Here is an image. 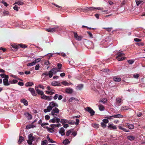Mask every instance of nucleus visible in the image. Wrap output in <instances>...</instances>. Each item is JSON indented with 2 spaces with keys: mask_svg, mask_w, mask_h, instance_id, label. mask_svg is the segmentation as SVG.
I'll use <instances>...</instances> for the list:
<instances>
[{
  "mask_svg": "<svg viewBox=\"0 0 145 145\" xmlns=\"http://www.w3.org/2000/svg\"><path fill=\"white\" fill-rule=\"evenodd\" d=\"M58 105L56 103L53 101L51 102L50 103L49 105L47 107V108L44 110V112L45 113L50 112L54 107H58Z\"/></svg>",
  "mask_w": 145,
  "mask_h": 145,
  "instance_id": "f257e3e1",
  "label": "nucleus"
},
{
  "mask_svg": "<svg viewBox=\"0 0 145 145\" xmlns=\"http://www.w3.org/2000/svg\"><path fill=\"white\" fill-rule=\"evenodd\" d=\"M51 114L52 116L54 118H56L57 117V115L56 114H58L59 113L60 110L57 107H54L51 110Z\"/></svg>",
  "mask_w": 145,
  "mask_h": 145,
  "instance_id": "f03ea898",
  "label": "nucleus"
},
{
  "mask_svg": "<svg viewBox=\"0 0 145 145\" xmlns=\"http://www.w3.org/2000/svg\"><path fill=\"white\" fill-rule=\"evenodd\" d=\"M60 71V70L56 67L52 68L49 71L50 78H51L54 74H55L57 72Z\"/></svg>",
  "mask_w": 145,
  "mask_h": 145,
  "instance_id": "7ed1b4c3",
  "label": "nucleus"
},
{
  "mask_svg": "<svg viewBox=\"0 0 145 145\" xmlns=\"http://www.w3.org/2000/svg\"><path fill=\"white\" fill-rule=\"evenodd\" d=\"M85 110L90 114L91 116H92L94 114L95 111L90 107L88 106L85 108Z\"/></svg>",
  "mask_w": 145,
  "mask_h": 145,
  "instance_id": "20e7f679",
  "label": "nucleus"
},
{
  "mask_svg": "<svg viewBox=\"0 0 145 145\" xmlns=\"http://www.w3.org/2000/svg\"><path fill=\"white\" fill-rule=\"evenodd\" d=\"M103 9V8H101L100 7H87L84 10H93L95 9H97V10H102Z\"/></svg>",
  "mask_w": 145,
  "mask_h": 145,
  "instance_id": "39448f33",
  "label": "nucleus"
},
{
  "mask_svg": "<svg viewBox=\"0 0 145 145\" xmlns=\"http://www.w3.org/2000/svg\"><path fill=\"white\" fill-rule=\"evenodd\" d=\"M58 26H56L54 28H49L48 29H46V30L48 32L52 33L56 31L57 29L58 28Z\"/></svg>",
  "mask_w": 145,
  "mask_h": 145,
  "instance_id": "423d86ee",
  "label": "nucleus"
},
{
  "mask_svg": "<svg viewBox=\"0 0 145 145\" xmlns=\"http://www.w3.org/2000/svg\"><path fill=\"white\" fill-rule=\"evenodd\" d=\"M60 119L57 118V117L56 118H54L50 120H49V122L52 123H55V122L58 123L60 122Z\"/></svg>",
  "mask_w": 145,
  "mask_h": 145,
  "instance_id": "0eeeda50",
  "label": "nucleus"
},
{
  "mask_svg": "<svg viewBox=\"0 0 145 145\" xmlns=\"http://www.w3.org/2000/svg\"><path fill=\"white\" fill-rule=\"evenodd\" d=\"M73 33L74 37L76 40L79 41H80L82 40V36H78L76 32H74Z\"/></svg>",
  "mask_w": 145,
  "mask_h": 145,
  "instance_id": "6e6552de",
  "label": "nucleus"
},
{
  "mask_svg": "<svg viewBox=\"0 0 145 145\" xmlns=\"http://www.w3.org/2000/svg\"><path fill=\"white\" fill-rule=\"evenodd\" d=\"M108 127L109 129H112L114 130L117 129V127L116 125H114L113 123H108Z\"/></svg>",
  "mask_w": 145,
  "mask_h": 145,
  "instance_id": "1a4fd4ad",
  "label": "nucleus"
},
{
  "mask_svg": "<svg viewBox=\"0 0 145 145\" xmlns=\"http://www.w3.org/2000/svg\"><path fill=\"white\" fill-rule=\"evenodd\" d=\"M35 89L38 94L41 95H42L44 94V93L43 91L39 89L38 87L36 86L35 87Z\"/></svg>",
  "mask_w": 145,
  "mask_h": 145,
  "instance_id": "9d476101",
  "label": "nucleus"
},
{
  "mask_svg": "<svg viewBox=\"0 0 145 145\" xmlns=\"http://www.w3.org/2000/svg\"><path fill=\"white\" fill-rule=\"evenodd\" d=\"M51 84L53 86H61V83L58 81H53L51 83Z\"/></svg>",
  "mask_w": 145,
  "mask_h": 145,
  "instance_id": "9b49d317",
  "label": "nucleus"
},
{
  "mask_svg": "<svg viewBox=\"0 0 145 145\" xmlns=\"http://www.w3.org/2000/svg\"><path fill=\"white\" fill-rule=\"evenodd\" d=\"M25 116L29 120H30L32 118V116L28 112H26L24 113Z\"/></svg>",
  "mask_w": 145,
  "mask_h": 145,
  "instance_id": "f8f14e48",
  "label": "nucleus"
},
{
  "mask_svg": "<svg viewBox=\"0 0 145 145\" xmlns=\"http://www.w3.org/2000/svg\"><path fill=\"white\" fill-rule=\"evenodd\" d=\"M3 84L5 86H8L10 84V81H8V80L7 79H4L3 80Z\"/></svg>",
  "mask_w": 145,
  "mask_h": 145,
  "instance_id": "ddd939ff",
  "label": "nucleus"
},
{
  "mask_svg": "<svg viewBox=\"0 0 145 145\" xmlns=\"http://www.w3.org/2000/svg\"><path fill=\"white\" fill-rule=\"evenodd\" d=\"M28 90L31 93V94L33 96H36L37 94L34 89L32 88H29Z\"/></svg>",
  "mask_w": 145,
  "mask_h": 145,
  "instance_id": "4468645a",
  "label": "nucleus"
},
{
  "mask_svg": "<svg viewBox=\"0 0 145 145\" xmlns=\"http://www.w3.org/2000/svg\"><path fill=\"white\" fill-rule=\"evenodd\" d=\"M47 89L49 91H50V95H53L55 93V90L54 89H51V87L50 86H47Z\"/></svg>",
  "mask_w": 145,
  "mask_h": 145,
  "instance_id": "2eb2a0df",
  "label": "nucleus"
},
{
  "mask_svg": "<svg viewBox=\"0 0 145 145\" xmlns=\"http://www.w3.org/2000/svg\"><path fill=\"white\" fill-rule=\"evenodd\" d=\"M125 125L127 127L130 129H133L134 127V125L129 123H126Z\"/></svg>",
  "mask_w": 145,
  "mask_h": 145,
  "instance_id": "dca6fc26",
  "label": "nucleus"
},
{
  "mask_svg": "<svg viewBox=\"0 0 145 145\" xmlns=\"http://www.w3.org/2000/svg\"><path fill=\"white\" fill-rule=\"evenodd\" d=\"M59 133L61 136H63L65 135V129L63 127L61 128L59 131Z\"/></svg>",
  "mask_w": 145,
  "mask_h": 145,
  "instance_id": "f3484780",
  "label": "nucleus"
},
{
  "mask_svg": "<svg viewBox=\"0 0 145 145\" xmlns=\"http://www.w3.org/2000/svg\"><path fill=\"white\" fill-rule=\"evenodd\" d=\"M113 80L116 82H119L121 80V78L117 76L113 77Z\"/></svg>",
  "mask_w": 145,
  "mask_h": 145,
  "instance_id": "a211bd4d",
  "label": "nucleus"
},
{
  "mask_svg": "<svg viewBox=\"0 0 145 145\" xmlns=\"http://www.w3.org/2000/svg\"><path fill=\"white\" fill-rule=\"evenodd\" d=\"M20 101L22 103H23L25 106H27L28 105L27 101L25 99H21Z\"/></svg>",
  "mask_w": 145,
  "mask_h": 145,
  "instance_id": "6ab92c4d",
  "label": "nucleus"
},
{
  "mask_svg": "<svg viewBox=\"0 0 145 145\" xmlns=\"http://www.w3.org/2000/svg\"><path fill=\"white\" fill-rule=\"evenodd\" d=\"M36 126H35L32 123L31 124H30L27 125L26 127V128L27 129H29L31 128H33L36 127Z\"/></svg>",
  "mask_w": 145,
  "mask_h": 145,
  "instance_id": "aec40b11",
  "label": "nucleus"
},
{
  "mask_svg": "<svg viewBox=\"0 0 145 145\" xmlns=\"http://www.w3.org/2000/svg\"><path fill=\"white\" fill-rule=\"evenodd\" d=\"M84 85L83 84H78L76 87L77 89L81 90L83 87Z\"/></svg>",
  "mask_w": 145,
  "mask_h": 145,
  "instance_id": "412c9836",
  "label": "nucleus"
},
{
  "mask_svg": "<svg viewBox=\"0 0 145 145\" xmlns=\"http://www.w3.org/2000/svg\"><path fill=\"white\" fill-rule=\"evenodd\" d=\"M65 91L66 93L71 94L73 92V89L72 88H67L65 89Z\"/></svg>",
  "mask_w": 145,
  "mask_h": 145,
  "instance_id": "4be33fe9",
  "label": "nucleus"
},
{
  "mask_svg": "<svg viewBox=\"0 0 145 145\" xmlns=\"http://www.w3.org/2000/svg\"><path fill=\"white\" fill-rule=\"evenodd\" d=\"M127 138L129 140L131 141H132L135 140V137L134 136L130 135V136H127Z\"/></svg>",
  "mask_w": 145,
  "mask_h": 145,
  "instance_id": "5701e85b",
  "label": "nucleus"
},
{
  "mask_svg": "<svg viewBox=\"0 0 145 145\" xmlns=\"http://www.w3.org/2000/svg\"><path fill=\"white\" fill-rule=\"evenodd\" d=\"M107 102V100L106 98H103L100 99L99 101V102L102 103L103 104H105Z\"/></svg>",
  "mask_w": 145,
  "mask_h": 145,
  "instance_id": "b1692460",
  "label": "nucleus"
},
{
  "mask_svg": "<svg viewBox=\"0 0 145 145\" xmlns=\"http://www.w3.org/2000/svg\"><path fill=\"white\" fill-rule=\"evenodd\" d=\"M74 100L75 101H79L78 100V99H77L76 98H75L74 97H71L69 99V102H72V100Z\"/></svg>",
  "mask_w": 145,
  "mask_h": 145,
  "instance_id": "393cba45",
  "label": "nucleus"
},
{
  "mask_svg": "<svg viewBox=\"0 0 145 145\" xmlns=\"http://www.w3.org/2000/svg\"><path fill=\"white\" fill-rule=\"evenodd\" d=\"M123 117V115L120 114H116L113 115V118H122Z\"/></svg>",
  "mask_w": 145,
  "mask_h": 145,
  "instance_id": "a878e982",
  "label": "nucleus"
},
{
  "mask_svg": "<svg viewBox=\"0 0 145 145\" xmlns=\"http://www.w3.org/2000/svg\"><path fill=\"white\" fill-rule=\"evenodd\" d=\"M33 134L31 133L28 135V138L30 140H34V137L33 136Z\"/></svg>",
  "mask_w": 145,
  "mask_h": 145,
  "instance_id": "bb28decb",
  "label": "nucleus"
},
{
  "mask_svg": "<svg viewBox=\"0 0 145 145\" xmlns=\"http://www.w3.org/2000/svg\"><path fill=\"white\" fill-rule=\"evenodd\" d=\"M48 75L49 76V77L50 78L49 71H46L42 74V76L43 77V76H45V77H46Z\"/></svg>",
  "mask_w": 145,
  "mask_h": 145,
  "instance_id": "cd10ccee",
  "label": "nucleus"
},
{
  "mask_svg": "<svg viewBox=\"0 0 145 145\" xmlns=\"http://www.w3.org/2000/svg\"><path fill=\"white\" fill-rule=\"evenodd\" d=\"M116 103L118 104H120L121 103H122L123 100L122 99L120 98H116Z\"/></svg>",
  "mask_w": 145,
  "mask_h": 145,
  "instance_id": "c85d7f7f",
  "label": "nucleus"
},
{
  "mask_svg": "<svg viewBox=\"0 0 145 145\" xmlns=\"http://www.w3.org/2000/svg\"><path fill=\"white\" fill-rule=\"evenodd\" d=\"M99 110L101 111H103L104 110V107L102 105H99Z\"/></svg>",
  "mask_w": 145,
  "mask_h": 145,
  "instance_id": "c756f323",
  "label": "nucleus"
},
{
  "mask_svg": "<svg viewBox=\"0 0 145 145\" xmlns=\"http://www.w3.org/2000/svg\"><path fill=\"white\" fill-rule=\"evenodd\" d=\"M61 83L65 86H69L70 85L67 82L65 81H63L61 82Z\"/></svg>",
  "mask_w": 145,
  "mask_h": 145,
  "instance_id": "7c9ffc66",
  "label": "nucleus"
},
{
  "mask_svg": "<svg viewBox=\"0 0 145 145\" xmlns=\"http://www.w3.org/2000/svg\"><path fill=\"white\" fill-rule=\"evenodd\" d=\"M14 4H17L19 5H22L24 4V3L22 1H20L16 2Z\"/></svg>",
  "mask_w": 145,
  "mask_h": 145,
  "instance_id": "2f4dec72",
  "label": "nucleus"
},
{
  "mask_svg": "<svg viewBox=\"0 0 145 145\" xmlns=\"http://www.w3.org/2000/svg\"><path fill=\"white\" fill-rule=\"evenodd\" d=\"M24 140V138L22 136H20L18 140V142L19 144L21 143Z\"/></svg>",
  "mask_w": 145,
  "mask_h": 145,
  "instance_id": "473e14b6",
  "label": "nucleus"
},
{
  "mask_svg": "<svg viewBox=\"0 0 145 145\" xmlns=\"http://www.w3.org/2000/svg\"><path fill=\"white\" fill-rule=\"evenodd\" d=\"M129 109L131 110V109L129 108L128 106H122L121 107V110H127Z\"/></svg>",
  "mask_w": 145,
  "mask_h": 145,
  "instance_id": "72a5a7b5",
  "label": "nucleus"
},
{
  "mask_svg": "<svg viewBox=\"0 0 145 145\" xmlns=\"http://www.w3.org/2000/svg\"><path fill=\"white\" fill-rule=\"evenodd\" d=\"M34 84L32 82H27L25 84V86L26 87L31 86L33 85Z\"/></svg>",
  "mask_w": 145,
  "mask_h": 145,
  "instance_id": "f704fd0d",
  "label": "nucleus"
},
{
  "mask_svg": "<svg viewBox=\"0 0 145 145\" xmlns=\"http://www.w3.org/2000/svg\"><path fill=\"white\" fill-rule=\"evenodd\" d=\"M60 121L62 124H63L65 123H67L68 120H67L63 119H61Z\"/></svg>",
  "mask_w": 145,
  "mask_h": 145,
  "instance_id": "c9c22d12",
  "label": "nucleus"
},
{
  "mask_svg": "<svg viewBox=\"0 0 145 145\" xmlns=\"http://www.w3.org/2000/svg\"><path fill=\"white\" fill-rule=\"evenodd\" d=\"M69 142H70L69 140L67 139H65L63 140V144L65 145H67L68 143Z\"/></svg>",
  "mask_w": 145,
  "mask_h": 145,
  "instance_id": "e433bc0d",
  "label": "nucleus"
},
{
  "mask_svg": "<svg viewBox=\"0 0 145 145\" xmlns=\"http://www.w3.org/2000/svg\"><path fill=\"white\" fill-rule=\"evenodd\" d=\"M36 64V62H35V61H33L31 63H29L27 65V66H33L34 65H35Z\"/></svg>",
  "mask_w": 145,
  "mask_h": 145,
  "instance_id": "4c0bfd02",
  "label": "nucleus"
},
{
  "mask_svg": "<svg viewBox=\"0 0 145 145\" xmlns=\"http://www.w3.org/2000/svg\"><path fill=\"white\" fill-rule=\"evenodd\" d=\"M18 80H10V84H15L17 83Z\"/></svg>",
  "mask_w": 145,
  "mask_h": 145,
  "instance_id": "58836bf2",
  "label": "nucleus"
},
{
  "mask_svg": "<svg viewBox=\"0 0 145 145\" xmlns=\"http://www.w3.org/2000/svg\"><path fill=\"white\" fill-rule=\"evenodd\" d=\"M124 55V54L122 53H119L118 54V55L116 57V58L118 57H121L122 56Z\"/></svg>",
  "mask_w": 145,
  "mask_h": 145,
  "instance_id": "ea45409f",
  "label": "nucleus"
},
{
  "mask_svg": "<svg viewBox=\"0 0 145 145\" xmlns=\"http://www.w3.org/2000/svg\"><path fill=\"white\" fill-rule=\"evenodd\" d=\"M48 141L46 140H45L41 142V145H46L47 144Z\"/></svg>",
  "mask_w": 145,
  "mask_h": 145,
  "instance_id": "a19ab883",
  "label": "nucleus"
},
{
  "mask_svg": "<svg viewBox=\"0 0 145 145\" xmlns=\"http://www.w3.org/2000/svg\"><path fill=\"white\" fill-rule=\"evenodd\" d=\"M136 3L137 5L138 6L141 3H143V2L142 1H140V0L138 1V0H137V1H136Z\"/></svg>",
  "mask_w": 145,
  "mask_h": 145,
  "instance_id": "79ce46f5",
  "label": "nucleus"
},
{
  "mask_svg": "<svg viewBox=\"0 0 145 145\" xmlns=\"http://www.w3.org/2000/svg\"><path fill=\"white\" fill-rule=\"evenodd\" d=\"M71 132L72 131L71 130L67 131L66 133V135L67 136H68L71 133Z\"/></svg>",
  "mask_w": 145,
  "mask_h": 145,
  "instance_id": "37998d69",
  "label": "nucleus"
},
{
  "mask_svg": "<svg viewBox=\"0 0 145 145\" xmlns=\"http://www.w3.org/2000/svg\"><path fill=\"white\" fill-rule=\"evenodd\" d=\"M127 62L130 65L133 64L134 62V61L133 60H128Z\"/></svg>",
  "mask_w": 145,
  "mask_h": 145,
  "instance_id": "c03bdc74",
  "label": "nucleus"
},
{
  "mask_svg": "<svg viewBox=\"0 0 145 145\" xmlns=\"http://www.w3.org/2000/svg\"><path fill=\"white\" fill-rule=\"evenodd\" d=\"M52 96H47L46 97V100H47L48 101H50L52 100Z\"/></svg>",
  "mask_w": 145,
  "mask_h": 145,
  "instance_id": "a18cd8bd",
  "label": "nucleus"
},
{
  "mask_svg": "<svg viewBox=\"0 0 145 145\" xmlns=\"http://www.w3.org/2000/svg\"><path fill=\"white\" fill-rule=\"evenodd\" d=\"M116 58L118 59V60L119 61H122L123 60L125 59L124 57H118V58Z\"/></svg>",
  "mask_w": 145,
  "mask_h": 145,
  "instance_id": "49530a36",
  "label": "nucleus"
},
{
  "mask_svg": "<svg viewBox=\"0 0 145 145\" xmlns=\"http://www.w3.org/2000/svg\"><path fill=\"white\" fill-rule=\"evenodd\" d=\"M127 0H124L121 4V6L122 7L125 5L127 3Z\"/></svg>",
  "mask_w": 145,
  "mask_h": 145,
  "instance_id": "de8ad7c7",
  "label": "nucleus"
},
{
  "mask_svg": "<svg viewBox=\"0 0 145 145\" xmlns=\"http://www.w3.org/2000/svg\"><path fill=\"white\" fill-rule=\"evenodd\" d=\"M67 123H68L69 124L71 125H74L75 123V121L73 120H70L69 121H68Z\"/></svg>",
  "mask_w": 145,
  "mask_h": 145,
  "instance_id": "09e8293b",
  "label": "nucleus"
},
{
  "mask_svg": "<svg viewBox=\"0 0 145 145\" xmlns=\"http://www.w3.org/2000/svg\"><path fill=\"white\" fill-rule=\"evenodd\" d=\"M103 29H106L107 31H108V32H110L111 31V30L112 29V27H108V28L104 27L103 28Z\"/></svg>",
  "mask_w": 145,
  "mask_h": 145,
  "instance_id": "8fccbe9b",
  "label": "nucleus"
},
{
  "mask_svg": "<svg viewBox=\"0 0 145 145\" xmlns=\"http://www.w3.org/2000/svg\"><path fill=\"white\" fill-rule=\"evenodd\" d=\"M139 74H134L133 75V77L135 78H138L139 77Z\"/></svg>",
  "mask_w": 145,
  "mask_h": 145,
  "instance_id": "3c124183",
  "label": "nucleus"
},
{
  "mask_svg": "<svg viewBox=\"0 0 145 145\" xmlns=\"http://www.w3.org/2000/svg\"><path fill=\"white\" fill-rule=\"evenodd\" d=\"M13 8L14 10H16V11H18V10L19 9L20 7H18L17 5H15L13 7Z\"/></svg>",
  "mask_w": 145,
  "mask_h": 145,
  "instance_id": "603ef678",
  "label": "nucleus"
},
{
  "mask_svg": "<svg viewBox=\"0 0 145 145\" xmlns=\"http://www.w3.org/2000/svg\"><path fill=\"white\" fill-rule=\"evenodd\" d=\"M87 33L89 35V37L91 38H93V35L89 31H87Z\"/></svg>",
  "mask_w": 145,
  "mask_h": 145,
  "instance_id": "864d4df0",
  "label": "nucleus"
},
{
  "mask_svg": "<svg viewBox=\"0 0 145 145\" xmlns=\"http://www.w3.org/2000/svg\"><path fill=\"white\" fill-rule=\"evenodd\" d=\"M106 124L103 122H102L101 123V126L103 128H105L106 127Z\"/></svg>",
  "mask_w": 145,
  "mask_h": 145,
  "instance_id": "5fc2aeb1",
  "label": "nucleus"
},
{
  "mask_svg": "<svg viewBox=\"0 0 145 145\" xmlns=\"http://www.w3.org/2000/svg\"><path fill=\"white\" fill-rule=\"evenodd\" d=\"M57 66L58 67V69H59V70H60V69H61V68L62 67V65L61 64L58 63L57 64Z\"/></svg>",
  "mask_w": 145,
  "mask_h": 145,
  "instance_id": "6e6d98bb",
  "label": "nucleus"
},
{
  "mask_svg": "<svg viewBox=\"0 0 145 145\" xmlns=\"http://www.w3.org/2000/svg\"><path fill=\"white\" fill-rule=\"evenodd\" d=\"M103 122L105 123H108V119H105L103 120Z\"/></svg>",
  "mask_w": 145,
  "mask_h": 145,
  "instance_id": "4d7b16f0",
  "label": "nucleus"
},
{
  "mask_svg": "<svg viewBox=\"0 0 145 145\" xmlns=\"http://www.w3.org/2000/svg\"><path fill=\"white\" fill-rule=\"evenodd\" d=\"M19 45L21 47L23 48H25L27 47V46L25 44H19Z\"/></svg>",
  "mask_w": 145,
  "mask_h": 145,
  "instance_id": "13d9d810",
  "label": "nucleus"
},
{
  "mask_svg": "<svg viewBox=\"0 0 145 145\" xmlns=\"http://www.w3.org/2000/svg\"><path fill=\"white\" fill-rule=\"evenodd\" d=\"M3 14H4L3 15V16H5V15H8L9 14V12L8 11H4L3 12Z\"/></svg>",
  "mask_w": 145,
  "mask_h": 145,
  "instance_id": "bf43d9fd",
  "label": "nucleus"
},
{
  "mask_svg": "<svg viewBox=\"0 0 145 145\" xmlns=\"http://www.w3.org/2000/svg\"><path fill=\"white\" fill-rule=\"evenodd\" d=\"M47 97V96L43 94L42 95H41V98L43 99H44L46 100V97Z\"/></svg>",
  "mask_w": 145,
  "mask_h": 145,
  "instance_id": "052dcab7",
  "label": "nucleus"
},
{
  "mask_svg": "<svg viewBox=\"0 0 145 145\" xmlns=\"http://www.w3.org/2000/svg\"><path fill=\"white\" fill-rule=\"evenodd\" d=\"M77 134V132L76 131H74V132H73L72 133L71 135H73L74 137L76 136Z\"/></svg>",
  "mask_w": 145,
  "mask_h": 145,
  "instance_id": "680f3d73",
  "label": "nucleus"
},
{
  "mask_svg": "<svg viewBox=\"0 0 145 145\" xmlns=\"http://www.w3.org/2000/svg\"><path fill=\"white\" fill-rule=\"evenodd\" d=\"M134 40L136 42H140L141 40V39L137 38L134 39Z\"/></svg>",
  "mask_w": 145,
  "mask_h": 145,
  "instance_id": "e2e57ef3",
  "label": "nucleus"
},
{
  "mask_svg": "<svg viewBox=\"0 0 145 145\" xmlns=\"http://www.w3.org/2000/svg\"><path fill=\"white\" fill-rule=\"evenodd\" d=\"M40 67V65L39 64L37 65L35 67V69L36 70H38L39 69Z\"/></svg>",
  "mask_w": 145,
  "mask_h": 145,
  "instance_id": "0e129e2a",
  "label": "nucleus"
},
{
  "mask_svg": "<svg viewBox=\"0 0 145 145\" xmlns=\"http://www.w3.org/2000/svg\"><path fill=\"white\" fill-rule=\"evenodd\" d=\"M41 61V59L40 58H38L37 59H36L34 61L36 62V63H37L38 62H40Z\"/></svg>",
  "mask_w": 145,
  "mask_h": 145,
  "instance_id": "69168bd1",
  "label": "nucleus"
},
{
  "mask_svg": "<svg viewBox=\"0 0 145 145\" xmlns=\"http://www.w3.org/2000/svg\"><path fill=\"white\" fill-rule=\"evenodd\" d=\"M48 125V123H42V124L41 125V126L45 128V127L44 126V125Z\"/></svg>",
  "mask_w": 145,
  "mask_h": 145,
  "instance_id": "338daca9",
  "label": "nucleus"
},
{
  "mask_svg": "<svg viewBox=\"0 0 145 145\" xmlns=\"http://www.w3.org/2000/svg\"><path fill=\"white\" fill-rule=\"evenodd\" d=\"M18 85L21 86H23L24 85V83L21 82H19L18 83Z\"/></svg>",
  "mask_w": 145,
  "mask_h": 145,
  "instance_id": "774afa93",
  "label": "nucleus"
}]
</instances>
